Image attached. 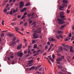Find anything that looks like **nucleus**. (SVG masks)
Masks as SVG:
<instances>
[{
	"label": "nucleus",
	"mask_w": 74,
	"mask_h": 74,
	"mask_svg": "<svg viewBox=\"0 0 74 74\" xmlns=\"http://www.w3.org/2000/svg\"><path fill=\"white\" fill-rule=\"evenodd\" d=\"M57 21H58V23L60 25H62V24H64L66 23L64 21H63L62 20L59 18H58L57 19Z\"/></svg>",
	"instance_id": "1"
},
{
	"label": "nucleus",
	"mask_w": 74,
	"mask_h": 74,
	"mask_svg": "<svg viewBox=\"0 0 74 74\" xmlns=\"http://www.w3.org/2000/svg\"><path fill=\"white\" fill-rule=\"evenodd\" d=\"M60 18H65L66 16H64V13L63 12H60Z\"/></svg>",
	"instance_id": "2"
},
{
	"label": "nucleus",
	"mask_w": 74,
	"mask_h": 74,
	"mask_svg": "<svg viewBox=\"0 0 74 74\" xmlns=\"http://www.w3.org/2000/svg\"><path fill=\"white\" fill-rule=\"evenodd\" d=\"M34 33H40L41 32L40 29H38L37 30L34 31V29L32 31Z\"/></svg>",
	"instance_id": "3"
},
{
	"label": "nucleus",
	"mask_w": 74,
	"mask_h": 74,
	"mask_svg": "<svg viewBox=\"0 0 74 74\" xmlns=\"http://www.w3.org/2000/svg\"><path fill=\"white\" fill-rule=\"evenodd\" d=\"M23 54L22 52H21L19 51L17 53V56H20V57H22L23 56Z\"/></svg>",
	"instance_id": "4"
},
{
	"label": "nucleus",
	"mask_w": 74,
	"mask_h": 74,
	"mask_svg": "<svg viewBox=\"0 0 74 74\" xmlns=\"http://www.w3.org/2000/svg\"><path fill=\"white\" fill-rule=\"evenodd\" d=\"M20 8H22V7L24 5V2L23 1H21L20 3Z\"/></svg>",
	"instance_id": "5"
},
{
	"label": "nucleus",
	"mask_w": 74,
	"mask_h": 74,
	"mask_svg": "<svg viewBox=\"0 0 74 74\" xmlns=\"http://www.w3.org/2000/svg\"><path fill=\"white\" fill-rule=\"evenodd\" d=\"M36 35H37V34L36 33H34L33 35L32 36L34 37V38H38V36Z\"/></svg>",
	"instance_id": "6"
},
{
	"label": "nucleus",
	"mask_w": 74,
	"mask_h": 74,
	"mask_svg": "<svg viewBox=\"0 0 74 74\" xmlns=\"http://www.w3.org/2000/svg\"><path fill=\"white\" fill-rule=\"evenodd\" d=\"M65 47L63 49L65 51H68V49H69V46L68 45H66L65 46Z\"/></svg>",
	"instance_id": "7"
},
{
	"label": "nucleus",
	"mask_w": 74,
	"mask_h": 74,
	"mask_svg": "<svg viewBox=\"0 0 74 74\" xmlns=\"http://www.w3.org/2000/svg\"><path fill=\"white\" fill-rule=\"evenodd\" d=\"M26 10H27V8H25L23 9H21V11L22 12H23V11H26Z\"/></svg>",
	"instance_id": "8"
},
{
	"label": "nucleus",
	"mask_w": 74,
	"mask_h": 74,
	"mask_svg": "<svg viewBox=\"0 0 74 74\" xmlns=\"http://www.w3.org/2000/svg\"><path fill=\"white\" fill-rule=\"evenodd\" d=\"M16 32H18V33H20V32L18 31V30H19V27H15Z\"/></svg>",
	"instance_id": "9"
},
{
	"label": "nucleus",
	"mask_w": 74,
	"mask_h": 74,
	"mask_svg": "<svg viewBox=\"0 0 74 74\" xmlns=\"http://www.w3.org/2000/svg\"><path fill=\"white\" fill-rule=\"evenodd\" d=\"M22 48V44H20L18 45L17 47V49H20Z\"/></svg>",
	"instance_id": "10"
},
{
	"label": "nucleus",
	"mask_w": 74,
	"mask_h": 74,
	"mask_svg": "<svg viewBox=\"0 0 74 74\" xmlns=\"http://www.w3.org/2000/svg\"><path fill=\"white\" fill-rule=\"evenodd\" d=\"M65 27H66V25H62V26L60 27V30H62Z\"/></svg>",
	"instance_id": "11"
},
{
	"label": "nucleus",
	"mask_w": 74,
	"mask_h": 74,
	"mask_svg": "<svg viewBox=\"0 0 74 74\" xmlns=\"http://www.w3.org/2000/svg\"><path fill=\"white\" fill-rule=\"evenodd\" d=\"M64 8V7L62 6H60V7L59 8L60 10H61V11H63V10H64V9L63 8Z\"/></svg>",
	"instance_id": "12"
},
{
	"label": "nucleus",
	"mask_w": 74,
	"mask_h": 74,
	"mask_svg": "<svg viewBox=\"0 0 74 74\" xmlns=\"http://www.w3.org/2000/svg\"><path fill=\"white\" fill-rule=\"evenodd\" d=\"M62 60V59L60 58H58L57 60V62H60V61Z\"/></svg>",
	"instance_id": "13"
},
{
	"label": "nucleus",
	"mask_w": 74,
	"mask_h": 74,
	"mask_svg": "<svg viewBox=\"0 0 74 74\" xmlns=\"http://www.w3.org/2000/svg\"><path fill=\"white\" fill-rule=\"evenodd\" d=\"M63 3H64V4H67V3H68V1H66V0H63Z\"/></svg>",
	"instance_id": "14"
},
{
	"label": "nucleus",
	"mask_w": 74,
	"mask_h": 74,
	"mask_svg": "<svg viewBox=\"0 0 74 74\" xmlns=\"http://www.w3.org/2000/svg\"><path fill=\"white\" fill-rule=\"evenodd\" d=\"M29 5H30V3H26L25 5V6L27 7V6H29Z\"/></svg>",
	"instance_id": "15"
},
{
	"label": "nucleus",
	"mask_w": 74,
	"mask_h": 74,
	"mask_svg": "<svg viewBox=\"0 0 74 74\" xmlns=\"http://www.w3.org/2000/svg\"><path fill=\"white\" fill-rule=\"evenodd\" d=\"M33 62V60H30L28 62L29 63L28 64H31V63H32V62Z\"/></svg>",
	"instance_id": "16"
},
{
	"label": "nucleus",
	"mask_w": 74,
	"mask_h": 74,
	"mask_svg": "<svg viewBox=\"0 0 74 74\" xmlns=\"http://www.w3.org/2000/svg\"><path fill=\"white\" fill-rule=\"evenodd\" d=\"M57 33L59 34V33H61V34H62L63 33V32L62 31L60 30H59L58 31Z\"/></svg>",
	"instance_id": "17"
},
{
	"label": "nucleus",
	"mask_w": 74,
	"mask_h": 74,
	"mask_svg": "<svg viewBox=\"0 0 74 74\" xmlns=\"http://www.w3.org/2000/svg\"><path fill=\"white\" fill-rule=\"evenodd\" d=\"M56 37L57 39H60V35L58 36L57 35L56 36Z\"/></svg>",
	"instance_id": "18"
},
{
	"label": "nucleus",
	"mask_w": 74,
	"mask_h": 74,
	"mask_svg": "<svg viewBox=\"0 0 74 74\" xmlns=\"http://www.w3.org/2000/svg\"><path fill=\"white\" fill-rule=\"evenodd\" d=\"M18 10V8H16V10H14L13 11V12L14 13H15V12H16V11Z\"/></svg>",
	"instance_id": "19"
},
{
	"label": "nucleus",
	"mask_w": 74,
	"mask_h": 74,
	"mask_svg": "<svg viewBox=\"0 0 74 74\" xmlns=\"http://www.w3.org/2000/svg\"><path fill=\"white\" fill-rule=\"evenodd\" d=\"M35 23H36V22H34L32 24V25H34L33 27H34L35 26H36V25H35Z\"/></svg>",
	"instance_id": "20"
},
{
	"label": "nucleus",
	"mask_w": 74,
	"mask_h": 74,
	"mask_svg": "<svg viewBox=\"0 0 74 74\" xmlns=\"http://www.w3.org/2000/svg\"><path fill=\"white\" fill-rule=\"evenodd\" d=\"M37 47V44H35L34 45V46L33 47L34 48H36Z\"/></svg>",
	"instance_id": "21"
},
{
	"label": "nucleus",
	"mask_w": 74,
	"mask_h": 74,
	"mask_svg": "<svg viewBox=\"0 0 74 74\" xmlns=\"http://www.w3.org/2000/svg\"><path fill=\"white\" fill-rule=\"evenodd\" d=\"M28 53L30 54H32V53L30 52V50H29L28 52Z\"/></svg>",
	"instance_id": "22"
},
{
	"label": "nucleus",
	"mask_w": 74,
	"mask_h": 74,
	"mask_svg": "<svg viewBox=\"0 0 74 74\" xmlns=\"http://www.w3.org/2000/svg\"><path fill=\"white\" fill-rule=\"evenodd\" d=\"M23 24V21H21L19 24V25H22Z\"/></svg>",
	"instance_id": "23"
},
{
	"label": "nucleus",
	"mask_w": 74,
	"mask_h": 74,
	"mask_svg": "<svg viewBox=\"0 0 74 74\" xmlns=\"http://www.w3.org/2000/svg\"><path fill=\"white\" fill-rule=\"evenodd\" d=\"M7 11V9H5L3 10V12H6Z\"/></svg>",
	"instance_id": "24"
},
{
	"label": "nucleus",
	"mask_w": 74,
	"mask_h": 74,
	"mask_svg": "<svg viewBox=\"0 0 74 74\" xmlns=\"http://www.w3.org/2000/svg\"><path fill=\"white\" fill-rule=\"evenodd\" d=\"M70 51L71 52H73V48L70 49Z\"/></svg>",
	"instance_id": "25"
},
{
	"label": "nucleus",
	"mask_w": 74,
	"mask_h": 74,
	"mask_svg": "<svg viewBox=\"0 0 74 74\" xmlns=\"http://www.w3.org/2000/svg\"><path fill=\"white\" fill-rule=\"evenodd\" d=\"M16 40V38L15 37H14L13 38V41H15Z\"/></svg>",
	"instance_id": "26"
},
{
	"label": "nucleus",
	"mask_w": 74,
	"mask_h": 74,
	"mask_svg": "<svg viewBox=\"0 0 74 74\" xmlns=\"http://www.w3.org/2000/svg\"><path fill=\"white\" fill-rule=\"evenodd\" d=\"M70 12V11L69 10H67V14H69Z\"/></svg>",
	"instance_id": "27"
},
{
	"label": "nucleus",
	"mask_w": 74,
	"mask_h": 74,
	"mask_svg": "<svg viewBox=\"0 0 74 74\" xmlns=\"http://www.w3.org/2000/svg\"><path fill=\"white\" fill-rule=\"evenodd\" d=\"M36 42V41L35 40H33L32 41V44H34Z\"/></svg>",
	"instance_id": "28"
},
{
	"label": "nucleus",
	"mask_w": 74,
	"mask_h": 74,
	"mask_svg": "<svg viewBox=\"0 0 74 74\" xmlns=\"http://www.w3.org/2000/svg\"><path fill=\"white\" fill-rule=\"evenodd\" d=\"M17 19L16 18H14L13 19V21H16Z\"/></svg>",
	"instance_id": "29"
},
{
	"label": "nucleus",
	"mask_w": 74,
	"mask_h": 74,
	"mask_svg": "<svg viewBox=\"0 0 74 74\" xmlns=\"http://www.w3.org/2000/svg\"><path fill=\"white\" fill-rule=\"evenodd\" d=\"M69 39H67V38L65 39V41H69Z\"/></svg>",
	"instance_id": "30"
},
{
	"label": "nucleus",
	"mask_w": 74,
	"mask_h": 74,
	"mask_svg": "<svg viewBox=\"0 0 74 74\" xmlns=\"http://www.w3.org/2000/svg\"><path fill=\"white\" fill-rule=\"evenodd\" d=\"M60 37L61 38H63V36L62 35H60Z\"/></svg>",
	"instance_id": "31"
},
{
	"label": "nucleus",
	"mask_w": 74,
	"mask_h": 74,
	"mask_svg": "<svg viewBox=\"0 0 74 74\" xmlns=\"http://www.w3.org/2000/svg\"><path fill=\"white\" fill-rule=\"evenodd\" d=\"M8 60H11V58H10V57H8Z\"/></svg>",
	"instance_id": "32"
},
{
	"label": "nucleus",
	"mask_w": 74,
	"mask_h": 74,
	"mask_svg": "<svg viewBox=\"0 0 74 74\" xmlns=\"http://www.w3.org/2000/svg\"><path fill=\"white\" fill-rule=\"evenodd\" d=\"M60 49L61 50V51H63V48L62 47H60Z\"/></svg>",
	"instance_id": "33"
},
{
	"label": "nucleus",
	"mask_w": 74,
	"mask_h": 74,
	"mask_svg": "<svg viewBox=\"0 0 74 74\" xmlns=\"http://www.w3.org/2000/svg\"><path fill=\"white\" fill-rule=\"evenodd\" d=\"M4 36V33H2L1 35V37H3V36Z\"/></svg>",
	"instance_id": "34"
},
{
	"label": "nucleus",
	"mask_w": 74,
	"mask_h": 74,
	"mask_svg": "<svg viewBox=\"0 0 74 74\" xmlns=\"http://www.w3.org/2000/svg\"><path fill=\"white\" fill-rule=\"evenodd\" d=\"M11 25H15V23H11Z\"/></svg>",
	"instance_id": "35"
},
{
	"label": "nucleus",
	"mask_w": 74,
	"mask_h": 74,
	"mask_svg": "<svg viewBox=\"0 0 74 74\" xmlns=\"http://www.w3.org/2000/svg\"><path fill=\"white\" fill-rule=\"evenodd\" d=\"M52 58L53 59H55V55H53L52 56Z\"/></svg>",
	"instance_id": "36"
},
{
	"label": "nucleus",
	"mask_w": 74,
	"mask_h": 74,
	"mask_svg": "<svg viewBox=\"0 0 74 74\" xmlns=\"http://www.w3.org/2000/svg\"><path fill=\"white\" fill-rule=\"evenodd\" d=\"M52 48L51 47H50V48L47 51V52H49V51L51 50V49Z\"/></svg>",
	"instance_id": "37"
},
{
	"label": "nucleus",
	"mask_w": 74,
	"mask_h": 74,
	"mask_svg": "<svg viewBox=\"0 0 74 74\" xmlns=\"http://www.w3.org/2000/svg\"><path fill=\"white\" fill-rule=\"evenodd\" d=\"M27 25V23H25L24 24V26H26Z\"/></svg>",
	"instance_id": "38"
},
{
	"label": "nucleus",
	"mask_w": 74,
	"mask_h": 74,
	"mask_svg": "<svg viewBox=\"0 0 74 74\" xmlns=\"http://www.w3.org/2000/svg\"><path fill=\"white\" fill-rule=\"evenodd\" d=\"M51 41H55V39H54L53 38H52L51 39Z\"/></svg>",
	"instance_id": "39"
},
{
	"label": "nucleus",
	"mask_w": 74,
	"mask_h": 74,
	"mask_svg": "<svg viewBox=\"0 0 74 74\" xmlns=\"http://www.w3.org/2000/svg\"><path fill=\"white\" fill-rule=\"evenodd\" d=\"M24 53L25 54H27V51H24Z\"/></svg>",
	"instance_id": "40"
},
{
	"label": "nucleus",
	"mask_w": 74,
	"mask_h": 74,
	"mask_svg": "<svg viewBox=\"0 0 74 74\" xmlns=\"http://www.w3.org/2000/svg\"><path fill=\"white\" fill-rule=\"evenodd\" d=\"M71 7V5H69L68 6V9H70V8Z\"/></svg>",
	"instance_id": "41"
},
{
	"label": "nucleus",
	"mask_w": 74,
	"mask_h": 74,
	"mask_svg": "<svg viewBox=\"0 0 74 74\" xmlns=\"http://www.w3.org/2000/svg\"><path fill=\"white\" fill-rule=\"evenodd\" d=\"M53 47V44H52L50 46V47H51L52 48V47Z\"/></svg>",
	"instance_id": "42"
},
{
	"label": "nucleus",
	"mask_w": 74,
	"mask_h": 74,
	"mask_svg": "<svg viewBox=\"0 0 74 74\" xmlns=\"http://www.w3.org/2000/svg\"><path fill=\"white\" fill-rule=\"evenodd\" d=\"M45 49H48V45H47L45 46Z\"/></svg>",
	"instance_id": "43"
},
{
	"label": "nucleus",
	"mask_w": 74,
	"mask_h": 74,
	"mask_svg": "<svg viewBox=\"0 0 74 74\" xmlns=\"http://www.w3.org/2000/svg\"><path fill=\"white\" fill-rule=\"evenodd\" d=\"M4 21H3L1 23L2 25H4Z\"/></svg>",
	"instance_id": "44"
},
{
	"label": "nucleus",
	"mask_w": 74,
	"mask_h": 74,
	"mask_svg": "<svg viewBox=\"0 0 74 74\" xmlns=\"http://www.w3.org/2000/svg\"><path fill=\"white\" fill-rule=\"evenodd\" d=\"M17 17L18 18H21V16L18 15L17 16Z\"/></svg>",
	"instance_id": "45"
},
{
	"label": "nucleus",
	"mask_w": 74,
	"mask_h": 74,
	"mask_svg": "<svg viewBox=\"0 0 74 74\" xmlns=\"http://www.w3.org/2000/svg\"><path fill=\"white\" fill-rule=\"evenodd\" d=\"M41 50L40 49L39 50L37 51V52H38V53L40 52H41Z\"/></svg>",
	"instance_id": "46"
},
{
	"label": "nucleus",
	"mask_w": 74,
	"mask_h": 74,
	"mask_svg": "<svg viewBox=\"0 0 74 74\" xmlns=\"http://www.w3.org/2000/svg\"><path fill=\"white\" fill-rule=\"evenodd\" d=\"M71 40V41H73V40H74V37H72Z\"/></svg>",
	"instance_id": "47"
},
{
	"label": "nucleus",
	"mask_w": 74,
	"mask_h": 74,
	"mask_svg": "<svg viewBox=\"0 0 74 74\" xmlns=\"http://www.w3.org/2000/svg\"><path fill=\"white\" fill-rule=\"evenodd\" d=\"M42 69H43V68H42V67L40 68L39 69V71H41V70H42Z\"/></svg>",
	"instance_id": "48"
},
{
	"label": "nucleus",
	"mask_w": 74,
	"mask_h": 74,
	"mask_svg": "<svg viewBox=\"0 0 74 74\" xmlns=\"http://www.w3.org/2000/svg\"><path fill=\"white\" fill-rule=\"evenodd\" d=\"M12 14H13V12H12L11 11L10 12V15H12Z\"/></svg>",
	"instance_id": "49"
},
{
	"label": "nucleus",
	"mask_w": 74,
	"mask_h": 74,
	"mask_svg": "<svg viewBox=\"0 0 74 74\" xmlns=\"http://www.w3.org/2000/svg\"><path fill=\"white\" fill-rule=\"evenodd\" d=\"M25 17H26V16H24L21 17V19H23V18H25Z\"/></svg>",
	"instance_id": "50"
},
{
	"label": "nucleus",
	"mask_w": 74,
	"mask_h": 74,
	"mask_svg": "<svg viewBox=\"0 0 74 74\" xmlns=\"http://www.w3.org/2000/svg\"><path fill=\"white\" fill-rule=\"evenodd\" d=\"M47 55V53L45 52L43 54V56H45V55Z\"/></svg>",
	"instance_id": "51"
},
{
	"label": "nucleus",
	"mask_w": 74,
	"mask_h": 74,
	"mask_svg": "<svg viewBox=\"0 0 74 74\" xmlns=\"http://www.w3.org/2000/svg\"><path fill=\"white\" fill-rule=\"evenodd\" d=\"M63 5L64 7H67V5L66 4H64V5L63 4Z\"/></svg>",
	"instance_id": "52"
},
{
	"label": "nucleus",
	"mask_w": 74,
	"mask_h": 74,
	"mask_svg": "<svg viewBox=\"0 0 74 74\" xmlns=\"http://www.w3.org/2000/svg\"><path fill=\"white\" fill-rule=\"evenodd\" d=\"M72 35V34H70L69 35V37H71V36Z\"/></svg>",
	"instance_id": "53"
},
{
	"label": "nucleus",
	"mask_w": 74,
	"mask_h": 74,
	"mask_svg": "<svg viewBox=\"0 0 74 74\" xmlns=\"http://www.w3.org/2000/svg\"><path fill=\"white\" fill-rule=\"evenodd\" d=\"M9 5L8 4H7L6 5V8H8V6Z\"/></svg>",
	"instance_id": "54"
},
{
	"label": "nucleus",
	"mask_w": 74,
	"mask_h": 74,
	"mask_svg": "<svg viewBox=\"0 0 74 74\" xmlns=\"http://www.w3.org/2000/svg\"><path fill=\"white\" fill-rule=\"evenodd\" d=\"M32 67H33V68H32V70H34L36 68V67H34L33 66Z\"/></svg>",
	"instance_id": "55"
},
{
	"label": "nucleus",
	"mask_w": 74,
	"mask_h": 74,
	"mask_svg": "<svg viewBox=\"0 0 74 74\" xmlns=\"http://www.w3.org/2000/svg\"><path fill=\"white\" fill-rule=\"evenodd\" d=\"M14 35L13 34H11V37H13L14 36Z\"/></svg>",
	"instance_id": "56"
},
{
	"label": "nucleus",
	"mask_w": 74,
	"mask_h": 74,
	"mask_svg": "<svg viewBox=\"0 0 74 74\" xmlns=\"http://www.w3.org/2000/svg\"><path fill=\"white\" fill-rule=\"evenodd\" d=\"M38 55V54H35L34 55V56H37V55Z\"/></svg>",
	"instance_id": "57"
},
{
	"label": "nucleus",
	"mask_w": 74,
	"mask_h": 74,
	"mask_svg": "<svg viewBox=\"0 0 74 74\" xmlns=\"http://www.w3.org/2000/svg\"><path fill=\"white\" fill-rule=\"evenodd\" d=\"M25 44V47H27V43H26Z\"/></svg>",
	"instance_id": "58"
},
{
	"label": "nucleus",
	"mask_w": 74,
	"mask_h": 74,
	"mask_svg": "<svg viewBox=\"0 0 74 74\" xmlns=\"http://www.w3.org/2000/svg\"><path fill=\"white\" fill-rule=\"evenodd\" d=\"M37 66L35 67V70L37 71Z\"/></svg>",
	"instance_id": "59"
},
{
	"label": "nucleus",
	"mask_w": 74,
	"mask_h": 74,
	"mask_svg": "<svg viewBox=\"0 0 74 74\" xmlns=\"http://www.w3.org/2000/svg\"><path fill=\"white\" fill-rule=\"evenodd\" d=\"M41 65H38V67L39 68H40V67H41Z\"/></svg>",
	"instance_id": "60"
},
{
	"label": "nucleus",
	"mask_w": 74,
	"mask_h": 74,
	"mask_svg": "<svg viewBox=\"0 0 74 74\" xmlns=\"http://www.w3.org/2000/svg\"><path fill=\"white\" fill-rule=\"evenodd\" d=\"M47 44L48 45H50V42H47Z\"/></svg>",
	"instance_id": "61"
},
{
	"label": "nucleus",
	"mask_w": 74,
	"mask_h": 74,
	"mask_svg": "<svg viewBox=\"0 0 74 74\" xmlns=\"http://www.w3.org/2000/svg\"><path fill=\"white\" fill-rule=\"evenodd\" d=\"M48 60V62H49V63H50V64H51V62H50V61H49V60Z\"/></svg>",
	"instance_id": "62"
},
{
	"label": "nucleus",
	"mask_w": 74,
	"mask_h": 74,
	"mask_svg": "<svg viewBox=\"0 0 74 74\" xmlns=\"http://www.w3.org/2000/svg\"><path fill=\"white\" fill-rule=\"evenodd\" d=\"M11 58H14V56H10Z\"/></svg>",
	"instance_id": "63"
},
{
	"label": "nucleus",
	"mask_w": 74,
	"mask_h": 74,
	"mask_svg": "<svg viewBox=\"0 0 74 74\" xmlns=\"http://www.w3.org/2000/svg\"><path fill=\"white\" fill-rule=\"evenodd\" d=\"M58 73L59 74H62V72H58Z\"/></svg>",
	"instance_id": "64"
}]
</instances>
